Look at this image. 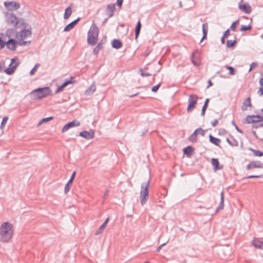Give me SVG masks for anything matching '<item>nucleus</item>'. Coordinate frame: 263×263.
I'll use <instances>...</instances> for the list:
<instances>
[{
    "label": "nucleus",
    "mask_w": 263,
    "mask_h": 263,
    "mask_svg": "<svg viewBox=\"0 0 263 263\" xmlns=\"http://www.w3.org/2000/svg\"><path fill=\"white\" fill-rule=\"evenodd\" d=\"M13 234V225L11 223L5 222L0 226V240L2 242H9Z\"/></svg>",
    "instance_id": "f257e3e1"
},
{
    "label": "nucleus",
    "mask_w": 263,
    "mask_h": 263,
    "mask_svg": "<svg viewBox=\"0 0 263 263\" xmlns=\"http://www.w3.org/2000/svg\"><path fill=\"white\" fill-rule=\"evenodd\" d=\"M99 30L98 27L93 24L88 32L87 43L88 45L93 46L96 44L98 40Z\"/></svg>",
    "instance_id": "f03ea898"
},
{
    "label": "nucleus",
    "mask_w": 263,
    "mask_h": 263,
    "mask_svg": "<svg viewBox=\"0 0 263 263\" xmlns=\"http://www.w3.org/2000/svg\"><path fill=\"white\" fill-rule=\"evenodd\" d=\"M149 182L148 179L147 181L143 182L141 186L140 199L142 205L146 203L148 199Z\"/></svg>",
    "instance_id": "7ed1b4c3"
},
{
    "label": "nucleus",
    "mask_w": 263,
    "mask_h": 263,
    "mask_svg": "<svg viewBox=\"0 0 263 263\" xmlns=\"http://www.w3.org/2000/svg\"><path fill=\"white\" fill-rule=\"evenodd\" d=\"M51 90L49 87H46L43 88H39L34 90L32 92L34 99H41L45 98L50 94Z\"/></svg>",
    "instance_id": "20e7f679"
},
{
    "label": "nucleus",
    "mask_w": 263,
    "mask_h": 263,
    "mask_svg": "<svg viewBox=\"0 0 263 263\" xmlns=\"http://www.w3.org/2000/svg\"><path fill=\"white\" fill-rule=\"evenodd\" d=\"M198 98L197 96L196 95H191L189 96L187 108V111L188 112H191L195 108L196 105L197 104Z\"/></svg>",
    "instance_id": "39448f33"
},
{
    "label": "nucleus",
    "mask_w": 263,
    "mask_h": 263,
    "mask_svg": "<svg viewBox=\"0 0 263 263\" xmlns=\"http://www.w3.org/2000/svg\"><path fill=\"white\" fill-rule=\"evenodd\" d=\"M4 6L9 11L16 10L20 8V4L14 1L5 2Z\"/></svg>",
    "instance_id": "423d86ee"
},
{
    "label": "nucleus",
    "mask_w": 263,
    "mask_h": 263,
    "mask_svg": "<svg viewBox=\"0 0 263 263\" xmlns=\"http://www.w3.org/2000/svg\"><path fill=\"white\" fill-rule=\"evenodd\" d=\"M7 23L8 24L12 25L15 27H17L18 24V21L17 17L13 13H9L7 15Z\"/></svg>",
    "instance_id": "0eeeda50"
},
{
    "label": "nucleus",
    "mask_w": 263,
    "mask_h": 263,
    "mask_svg": "<svg viewBox=\"0 0 263 263\" xmlns=\"http://www.w3.org/2000/svg\"><path fill=\"white\" fill-rule=\"evenodd\" d=\"M263 120V117L259 115L247 116L246 121L247 123H253L261 122Z\"/></svg>",
    "instance_id": "6e6552de"
},
{
    "label": "nucleus",
    "mask_w": 263,
    "mask_h": 263,
    "mask_svg": "<svg viewBox=\"0 0 263 263\" xmlns=\"http://www.w3.org/2000/svg\"><path fill=\"white\" fill-rule=\"evenodd\" d=\"M205 132V131L203 130L201 128L196 129L189 137V140L193 142H196L197 141V136H198V134H200L201 136H204Z\"/></svg>",
    "instance_id": "1a4fd4ad"
},
{
    "label": "nucleus",
    "mask_w": 263,
    "mask_h": 263,
    "mask_svg": "<svg viewBox=\"0 0 263 263\" xmlns=\"http://www.w3.org/2000/svg\"><path fill=\"white\" fill-rule=\"evenodd\" d=\"M80 125V122L77 120H74L71 122H70L68 123L67 124H65L62 129V132L64 133L68 130L69 128H72L74 126H78Z\"/></svg>",
    "instance_id": "9d476101"
},
{
    "label": "nucleus",
    "mask_w": 263,
    "mask_h": 263,
    "mask_svg": "<svg viewBox=\"0 0 263 263\" xmlns=\"http://www.w3.org/2000/svg\"><path fill=\"white\" fill-rule=\"evenodd\" d=\"M79 136L87 140L92 139L95 137L93 130H90L89 132L84 130L79 133Z\"/></svg>",
    "instance_id": "9b49d317"
},
{
    "label": "nucleus",
    "mask_w": 263,
    "mask_h": 263,
    "mask_svg": "<svg viewBox=\"0 0 263 263\" xmlns=\"http://www.w3.org/2000/svg\"><path fill=\"white\" fill-rule=\"evenodd\" d=\"M238 8L240 10L246 14H250L252 11L251 7L248 3L242 4H241V3H239L238 4Z\"/></svg>",
    "instance_id": "f8f14e48"
},
{
    "label": "nucleus",
    "mask_w": 263,
    "mask_h": 263,
    "mask_svg": "<svg viewBox=\"0 0 263 263\" xmlns=\"http://www.w3.org/2000/svg\"><path fill=\"white\" fill-rule=\"evenodd\" d=\"M115 4H109L106 7L105 13L108 17H111L114 15L115 11Z\"/></svg>",
    "instance_id": "ddd939ff"
},
{
    "label": "nucleus",
    "mask_w": 263,
    "mask_h": 263,
    "mask_svg": "<svg viewBox=\"0 0 263 263\" xmlns=\"http://www.w3.org/2000/svg\"><path fill=\"white\" fill-rule=\"evenodd\" d=\"M262 163L259 161H251L247 165V169L251 170L254 168H262Z\"/></svg>",
    "instance_id": "4468645a"
},
{
    "label": "nucleus",
    "mask_w": 263,
    "mask_h": 263,
    "mask_svg": "<svg viewBox=\"0 0 263 263\" xmlns=\"http://www.w3.org/2000/svg\"><path fill=\"white\" fill-rule=\"evenodd\" d=\"M256 248L263 250V238H254L252 242Z\"/></svg>",
    "instance_id": "2eb2a0df"
},
{
    "label": "nucleus",
    "mask_w": 263,
    "mask_h": 263,
    "mask_svg": "<svg viewBox=\"0 0 263 263\" xmlns=\"http://www.w3.org/2000/svg\"><path fill=\"white\" fill-rule=\"evenodd\" d=\"M16 41L12 39H9L6 43H5V45H6L7 48L12 51L16 49Z\"/></svg>",
    "instance_id": "dca6fc26"
},
{
    "label": "nucleus",
    "mask_w": 263,
    "mask_h": 263,
    "mask_svg": "<svg viewBox=\"0 0 263 263\" xmlns=\"http://www.w3.org/2000/svg\"><path fill=\"white\" fill-rule=\"evenodd\" d=\"M80 20V18L78 17L76 20H74L70 23L68 24L64 29V31L67 32L71 30L75 25L78 23V22Z\"/></svg>",
    "instance_id": "f3484780"
},
{
    "label": "nucleus",
    "mask_w": 263,
    "mask_h": 263,
    "mask_svg": "<svg viewBox=\"0 0 263 263\" xmlns=\"http://www.w3.org/2000/svg\"><path fill=\"white\" fill-rule=\"evenodd\" d=\"M211 162L213 166V170L215 171L221 170L223 167L222 165H221V166H219V161L217 158H212L211 159Z\"/></svg>",
    "instance_id": "a211bd4d"
},
{
    "label": "nucleus",
    "mask_w": 263,
    "mask_h": 263,
    "mask_svg": "<svg viewBox=\"0 0 263 263\" xmlns=\"http://www.w3.org/2000/svg\"><path fill=\"white\" fill-rule=\"evenodd\" d=\"M73 7V4L71 3L70 6L67 7L65 10L64 14V19H68L72 13V8Z\"/></svg>",
    "instance_id": "6ab92c4d"
},
{
    "label": "nucleus",
    "mask_w": 263,
    "mask_h": 263,
    "mask_svg": "<svg viewBox=\"0 0 263 263\" xmlns=\"http://www.w3.org/2000/svg\"><path fill=\"white\" fill-rule=\"evenodd\" d=\"M31 34V32L30 30L28 29H24L22 30L20 34H18V36L22 39H25L27 37L30 36Z\"/></svg>",
    "instance_id": "aec40b11"
},
{
    "label": "nucleus",
    "mask_w": 263,
    "mask_h": 263,
    "mask_svg": "<svg viewBox=\"0 0 263 263\" xmlns=\"http://www.w3.org/2000/svg\"><path fill=\"white\" fill-rule=\"evenodd\" d=\"M109 221V218H107L105 221L103 222V223L97 231L95 233V235H98L102 233L105 228L106 227V225Z\"/></svg>",
    "instance_id": "412c9836"
},
{
    "label": "nucleus",
    "mask_w": 263,
    "mask_h": 263,
    "mask_svg": "<svg viewBox=\"0 0 263 263\" xmlns=\"http://www.w3.org/2000/svg\"><path fill=\"white\" fill-rule=\"evenodd\" d=\"M112 47L114 48L118 49L122 46V43L119 40L114 39L111 43Z\"/></svg>",
    "instance_id": "4be33fe9"
},
{
    "label": "nucleus",
    "mask_w": 263,
    "mask_h": 263,
    "mask_svg": "<svg viewBox=\"0 0 263 263\" xmlns=\"http://www.w3.org/2000/svg\"><path fill=\"white\" fill-rule=\"evenodd\" d=\"M18 64H16L13 66H9V67L6 68L5 69L4 71L8 75H11L13 74L16 69V67H17Z\"/></svg>",
    "instance_id": "5701e85b"
},
{
    "label": "nucleus",
    "mask_w": 263,
    "mask_h": 263,
    "mask_svg": "<svg viewBox=\"0 0 263 263\" xmlns=\"http://www.w3.org/2000/svg\"><path fill=\"white\" fill-rule=\"evenodd\" d=\"M223 202H224V193L222 191L220 193V202L219 203V206L217 208L216 212H217L220 210L223 209Z\"/></svg>",
    "instance_id": "b1692460"
},
{
    "label": "nucleus",
    "mask_w": 263,
    "mask_h": 263,
    "mask_svg": "<svg viewBox=\"0 0 263 263\" xmlns=\"http://www.w3.org/2000/svg\"><path fill=\"white\" fill-rule=\"evenodd\" d=\"M16 37L17 39V41H16V44L20 46H25L30 43V41H23L24 39H22L20 37H19L18 34H16Z\"/></svg>",
    "instance_id": "393cba45"
},
{
    "label": "nucleus",
    "mask_w": 263,
    "mask_h": 263,
    "mask_svg": "<svg viewBox=\"0 0 263 263\" xmlns=\"http://www.w3.org/2000/svg\"><path fill=\"white\" fill-rule=\"evenodd\" d=\"M96 87L94 84H91L85 91V95L89 96L92 95L96 90Z\"/></svg>",
    "instance_id": "a878e982"
},
{
    "label": "nucleus",
    "mask_w": 263,
    "mask_h": 263,
    "mask_svg": "<svg viewBox=\"0 0 263 263\" xmlns=\"http://www.w3.org/2000/svg\"><path fill=\"white\" fill-rule=\"evenodd\" d=\"M209 138H210V141L212 143L214 144V145H215L216 146H219V144L221 142V140L220 139L215 138L211 135H210L209 136Z\"/></svg>",
    "instance_id": "bb28decb"
},
{
    "label": "nucleus",
    "mask_w": 263,
    "mask_h": 263,
    "mask_svg": "<svg viewBox=\"0 0 263 263\" xmlns=\"http://www.w3.org/2000/svg\"><path fill=\"white\" fill-rule=\"evenodd\" d=\"M141 28V22H140V21H139L137 24V25L135 28V40H137V39L139 36Z\"/></svg>",
    "instance_id": "cd10ccee"
},
{
    "label": "nucleus",
    "mask_w": 263,
    "mask_h": 263,
    "mask_svg": "<svg viewBox=\"0 0 263 263\" xmlns=\"http://www.w3.org/2000/svg\"><path fill=\"white\" fill-rule=\"evenodd\" d=\"M252 104L251 103V99L250 98H248L246 100L243 102V107L242 109L243 110H246L247 109V107H251Z\"/></svg>",
    "instance_id": "c85d7f7f"
},
{
    "label": "nucleus",
    "mask_w": 263,
    "mask_h": 263,
    "mask_svg": "<svg viewBox=\"0 0 263 263\" xmlns=\"http://www.w3.org/2000/svg\"><path fill=\"white\" fill-rule=\"evenodd\" d=\"M193 151V148L191 146H188L183 149V153L184 154L188 156L192 155V153Z\"/></svg>",
    "instance_id": "c756f323"
},
{
    "label": "nucleus",
    "mask_w": 263,
    "mask_h": 263,
    "mask_svg": "<svg viewBox=\"0 0 263 263\" xmlns=\"http://www.w3.org/2000/svg\"><path fill=\"white\" fill-rule=\"evenodd\" d=\"M102 45V41L98 43L97 46L93 49V53L94 54L97 55L98 54L100 50H101L103 48Z\"/></svg>",
    "instance_id": "7c9ffc66"
},
{
    "label": "nucleus",
    "mask_w": 263,
    "mask_h": 263,
    "mask_svg": "<svg viewBox=\"0 0 263 263\" xmlns=\"http://www.w3.org/2000/svg\"><path fill=\"white\" fill-rule=\"evenodd\" d=\"M249 149L252 152L253 154L255 156H258V157H261L263 156V153L258 149H254L252 148H249Z\"/></svg>",
    "instance_id": "2f4dec72"
},
{
    "label": "nucleus",
    "mask_w": 263,
    "mask_h": 263,
    "mask_svg": "<svg viewBox=\"0 0 263 263\" xmlns=\"http://www.w3.org/2000/svg\"><path fill=\"white\" fill-rule=\"evenodd\" d=\"M236 40H228L227 41V46L228 48H232L236 45Z\"/></svg>",
    "instance_id": "473e14b6"
},
{
    "label": "nucleus",
    "mask_w": 263,
    "mask_h": 263,
    "mask_svg": "<svg viewBox=\"0 0 263 263\" xmlns=\"http://www.w3.org/2000/svg\"><path fill=\"white\" fill-rule=\"evenodd\" d=\"M202 33L203 35H207L208 30V23H204L202 24Z\"/></svg>",
    "instance_id": "72a5a7b5"
},
{
    "label": "nucleus",
    "mask_w": 263,
    "mask_h": 263,
    "mask_svg": "<svg viewBox=\"0 0 263 263\" xmlns=\"http://www.w3.org/2000/svg\"><path fill=\"white\" fill-rule=\"evenodd\" d=\"M252 27L251 25H249L248 26L241 25L240 30L241 31H245L251 30Z\"/></svg>",
    "instance_id": "f704fd0d"
},
{
    "label": "nucleus",
    "mask_w": 263,
    "mask_h": 263,
    "mask_svg": "<svg viewBox=\"0 0 263 263\" xmlns=\"http://www.w3.org/2000/svg\"><path fill=\"white\" fill-rule=\"evenodd\" d=\"M40 65V64L38 63L35 65L34 67L30 71V74L31 76L34 74Z\"/></svg>",
    "instance_id": "c9c22d12"
},
{
    "label": "nucleus",
    "mask_w": 263,
    "mask_h": 263,
    "mask_svg": "<svg viewBox=\"0 0 263 263\" xmlns=\"http://www.w3.org/2000/svg\"><path fill=\"white\" fill-rule=\"evenodd\" d=\"M15 33V30L13 28L12 29H8L7 31H6V35L8 36V37H10L11 36H12L13 34H14Z\"/></svg>",
    "instance_id": "e433bc0d"
},
{
    "label": "nucleus",
    "mask_w": 263,
    "mask_h": 263,
    "mask_svg": "<svg viewBox=\"0 0 263 263\" xmlns=\"http://www.w3.org/2000/svg\"><path fill=\"white\" fill-rule=\"evenodd\" d=\"M8 120V117H5L3 118V120H2L1 124V128H3L5 127L6 123Z\"/></svg>",
    "instance_id": "4c0bfd02"
},
{
    "label": "nucleus",
    "mask_w": 263,
    "mask_h": 263,
    "mask_svg": "<svg viewBox=\"0 0 263 263\" xmlns=\"http://www.w3.org/2000/svg\"><path fill=\"white\" fill-rule=\"evenodd\" d=\"M53 119V117H48V118H44L43 119H42L39 123V125H41L42 124V123H45V122H48L49 121H50L52 119Z\"/></svg>",
    "instance_id": "58836bf2"
},
{
    "label": "nucleus",
    "mask_w": 263,
    "mask_h": 263,
    "mask_svg": "<svg viewBox=\"0 0 263 263\" xmlns=\"http://www.w3.org/2000/svg\"><path fill=\"white\" fill-rule=\"evenodd\" d=\"M225 67L229 70V74L231 75H234L235 74V69L233 67L229 66H226Z\"/></svg>",
    "instance_id": "ea45409f"
},
{
    "label": "nucleus",
    "mask_w": 263,
    "mask_h": 263,
    "mask_svg": "<svg viewBox=\"0 0 263 263\" xmlns=\"http://www.w3.org/2000/svg\"><path fill=\"white\" fill-rule=\"evenodd\" d=\"M238 22H239V21L237 20L232 23V24L231 25V26L230 27V28L232 31H235L236 27H237L236 25H237V24L238 23Z\"/></svg>",
    "instance_id": "a19ab883"
},
{
    "label": "nucleus",
    "mask_w": 263,
    "mask_h": 263,
    "mask_svg": "<svg viewBox=\"0 0 263 263\" xmlns=\"http://www.w3.org/2000/svg\"><path fill=\"white\" fill-rule=\"evenodd\" d=\"M160 86H161V83H159L158 85L153 86L152 88V91L154 92H157V90H158V89L159 88V87H160Z\"/></svg>",
    "instance_id": "79ce46f5"
},
{
    "label": "nucleus",
    "mask_w": 263,
    "mask_h": 263,
    "mask_svg": "<svg viewBox=\"0 0 263 263\" xmlns=\"http://www.w3.org/2000/svg\"><path fill=\"white\" fill-rule=\"evenodd\" d=\"M71 184L69 183H67V184H66L65 186V189H64V192L65 194L67 193L69 190H70V185Z\"/></svg>",
    "instance_id": "37998d69"
},
{
    "label": "nucleus",
    "mask_w": 263,
    "mask_h": 263,
    "mask_svg": "<svg viewBox=\"0 0 263 263\" xmlns=\"http://www.w3.org/2000/svg\"><path fill=\"white\" fill-rule=\"evenodd\" d=\"M258 65L257 63L253 62L251 64L249 71H251L253 69L255 68Z\"/></svg>",
    "instance_id": "c03bdc74"
},
{
    "label": "nucleus",
    "mask_w": 263,
    "mask_h": 263,
    "mask_svg": "<svg viewBox=\"0 0 263 263\" xmlns=\"http://www.w3.org/2000/svg\"><path fill=\"white\" fill-rule=\"evenodd\" d=\"M76 172H73L72 175L71 176V177L70 178V179L69 180L68 183H70V184H72V182H73V180L75 177V176H76Z\"/></svg>",
    "instance_id": "a18cd8bd"
},
{
    "label": "nucleus",
    "mask_w": 263,
    "mask_h": 263,
    "mask_svg": "<svg viewBox=\"0 0 263 263\" xmlns=\"http://www.w3.org/2000/svg\"><path fill=\"white\" fill-rule=\"evenodd\" d=\"M141 75L143 77H147L151 76V73L147 72H144L142 69H140Z\"/></svg>",
    "instance_id": "49530a36"
},
{
    "label": "nucleus",
    "mask_w": 263,
    "mask_h": 263,
    "mask_svg": "<svg viewBox=\"0 0 263 263\" xmlns=\"http://www.w3.org/2000/svg\"><path fill=\"white\" fill-rule=\"evenodd\" d=\"M209 102V99H206L204 103L202 108L206 109Z\"/></svg>",
    "instance_id": "de8ad7c7"
},
{
    "label": "nucleus",
    "mask_w": 263,
    "mask_h": 263,
    "mask_svg": "<svg viewBox=\"0 0 263 263\" xmlns=\"http://www.w3.org/2000/svg\"><path fill=\"white\" fill-rule=\"evenodd\" d=\"M232 124L235 126L236 129L240 133L242 134V131L238 128V127L236 125V124L235 123V122L234 121H232Z\"/></svg>",
    "instance_id": "09e8293b"
},
{
    "label": "nucleus",
    "mask_w": 263,
    "mask_h": 263,
    "mask_svg": "<svg viewBox=\"0 0 263 263\" xmlns=\"http://www.w3.org/2000/svg\"><path fill=\"white\" fill-rule=\"evenodd\" d=\"M262 177L261 175H250L246 177V178H259Z\"/></svg>",
    "instance_id": "8fccbe9b"
},
{
    "label": "nucleus",
    "mask_w": 263,
    "mask_h": 263,
    "mask_svg": "<svg viewBox=\"0 0 263 263\" xmlns=\"http://www.w3.org/2000/svg\"><path fill=\"white\" fill-rule=\"evenodd\" d=\"M5 45V42L3 41L1 38H0V49H2L4 47Z\"/></svg>",
    "instance_id": "3c124183"
},
{
    "label": "nucleus",
    "mask_w": 263,
    "mask_h": 263,
    "mask_svg": "<svg viewBox=\"0 0 263 263\" xmlns=\"http://www.w3.org/2000/svg\"><path fill=\"white\" fill-rule=\"evenodd\" d=\"M108 195H109V190H107L105 191V193L104 194V196L103 197V198L104 200H105L107 198V197L108 196Z\"/></svg>",
    "instance_id": "603ef678"
},
{
    "label": "nucleus",
    "mask_w": 263,
    "mask_h": 263,
    "mask_svg": "<svg viewBox=\"0 0 263 263\" xmlns=\"http://www.w3.org/2000/svg\"><path fill=\"white\" fill-rule=\"evenodd\" d=\"M63 89H64V88L62 86V85H61V86H60L59 87H58V88L55 90V92L56 93H59V92L62 91Z\"/></svg>",
    "instance_id": "864d4df0"
},
{
    "label": "nucleus",
    "mask_w": 263,
    "mask_h": 263,
    "mask_svg": "<svg viewBox=\"0 0 263 263\" xmlns=\"http://www.w3.org/2000/svg\"><path fill=\"white\" fill-rule=\"evenodd\" d=\"M218 123V121L217 119L214 120L213 121L211 122L212 125L213 127H215Z\"/></svg>",
    "instance_id": "5fc2aeb1"
},
{
    "label": "nucleus",
    "mask_w": 263,
    "mask_h": 263,
    "mask_svg": "<svg viewBox=\"0 0 263 263\" xmlns=\"http://www.w3.org/2000/svg\"><path fill=\"white\" fill-rule=\"evenodd\" d=\"M230 35V30L229 29H227L224 33V34L223 36L224 37H226V38L228 37V36Z\"/></svg>",
    "instance_id": "6e6d98bb"
},
{
    "label": "nucleus",
    "mask_w": 263,
    "mask_h": 263,
    "mask_svg": "<svg viewBox=\"0 0 263 263\" xmlns=\"http://www.w3.org/2000/svg\"><path fill=\"white\" fill-rule=\"evenodd\" d=\"M123 0H117V4L119 7H121L122 5Z\"/></svg>",
    "instance_id": "4d7b16f0"
},
{
    "label": "nucleus",
    "mask_w": 263,
    "mask_h": 263,
    "mask_svg": "<svg viewBox=\"0 0 263 263\" xmlns=\"http://www.w3.org/2000/svg\"><path fill=\"white\" fill-rule=\"evenodd\" d=\"M165 245H166V243H163V244L161 245L160 246H159L157 248V249H156V251H157V252H159V251H160V250H161V248H162L163 246H165Z\"/></svg>",
    "instance_id": "13d9d810"
},
{
    "label": "nucleus",
    "mask_w": 263,
    "mask_h": 263,
    "mask_svg": "<svg viewBox=\"0 0 263 263\" xmlns=\"http://www.w3.org/2000/svg\"><path fill=\"white\" fill-rule=\"evenodd\" d=\"M71 80H67L65 81V82L66 83L67 85L73 83L72 81L71 80L72 79V78H70Z\"/></svg>",
    "instance_id": "bf43d9fd"
},
{
    "label": "nucleus",
    "mask_w": 263,
    "mask_h": 263,
    "mask_svg": "<svg viewBox=\"0 0 263 263\" xmlns=\"http://www.w3.org/2000/svg\"><path fill=\"white\" fill-rule=\"evenodd\" d=\"M258 93H260V96H262L263 95V87H260L258 91Z\"/></svg>",
    "instance_id": "052dcab7"
},
{
    "label": "nucleus",
    "mask_w": 263,
    "mask_h": 263,
    "mask_svg": "<svg viewBox=\"0 0 263 263\" xmlns=\"http://www.w3.org/2000/svg\"><path fill=\"white\" fill-rule=\"evenodd\" d=\"M225 38L226 37H224V36H222V37L221 39V42L222 44H224L225 43Z\"/></svg>",
    "instance_id": "680f3d73"
},
{
    "label": "nucleus",
    "mask_w": 263,
    "mask_h": 263,
    "mask_svg": "<svg viewBox=\"0 0 263 263\" xmlns=\"http://www.w3.org/2000/svg\"><path fill=\"white\" fill-rule=\"evenodd\" d=\"M205 111H206V109L202 108L201 113V116H204Z\"/></svg>",
    "instance_id": "e2e57ef3"
},
{
    "label": "nucleus",
    "mask_w": 263,
    "mask_h": 263,
    "mask_svg": "<svg viewBox=\"0 0 263 263\" xmlns=\"http://www.w3.org/2000/svg\"><path fill=\"white\" fill-rule=\"evenodd\" d=\"M227 142L231 145L233 146L234 144L231 142V141L229 140V138H227L226 140Z\"/></svg>",
    "instance_id": "0e129e2a"
},
{
    "label": "nucleus",
    "mask_w": 263,
    "mask_h": 263,
    "mask_svg": "<svg viewBox=\"0 0 263 263\" xmlns=\"http://www.w3.org/2000/svg\"><path fill=\"white\" fill-rule=\"evenodd\" d=\"M208 84H209V85L207 86V88H209L210 86H211L213 85V83H212V81L210 80H209L208 81Z\"/></svg>",
    "instance_id": "69168bd1"
},
{
    "label": "nucleus",
    "mask_w": 263,
    "mask_h": 263,
    "mask_svg": "<svg viewBox=\"0 0 263 263\" xmlns=\"http://www.w3.org/2000/svg\"><path fill=\"white\" fill-rule=\"evenodd\" d=\"M15 62V59H12L11 60V63L9 65V66H11V65H12L13 64V63H14Z\"/></svg>",
    "instance_id": "338daca9"
},
{
    "label": "nucleus",
    "mask_w": 263,
    "mask_h": 263,
    "mask_svg": "<svg viewBox=\"0 0 263 263\" xmlns=\"http://www.w3.org/2000/svg\"><path fill=\"white\" fill-rule=\"evenodd\" d=\"M259 84L261 86H263V78H261L259 80Z\"/></svg>",
    "instance_id": "774afa93"
}]
</instances>
